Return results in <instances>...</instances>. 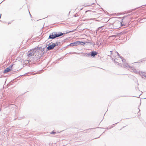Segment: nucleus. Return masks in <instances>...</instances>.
<instances>
[{
	"label": "nucleus",
	"mask_w": 146,
	"mask_h": 146,
	"mask_svg": "<svg viewBox=\"0 0 146 146\" xmlns=\"http://www.w3.org/2000/svg\"><path fill=\"white\" fill-rule=\"evenodd\" d=\"M44 48L41 47L35 48L34 49L28 52L27 56L28 59L31 58L33 56V58L35 60L39 59L46 52L44 51Z\"/></svg>",
	"instance_id": "1"
},
{
	"label": "nucleus",
	"mask_w": 146,
	"mask_h": 146,
	"mask_svg": "<svg viewBox=\"0 0 146 146\" xmlns=\"http://www.w3.org/2000/svg\"><path fill=\"white\" fill-rule=\"evenodd\" d=\"M73 31H68V32H67L66 33H62L61 32H55V35H55L56 36V38L58 37H60V36H62L64 34L68 33H70L71 32H73Z\"/></svg>",
	"instance_id": "2"
},
{
	"label": "nucleus",
	"mask_w": 146,
	"mask_h": 146,
	"mask_svg": "<svg viewBox=\"0 0 146 146\" xmlns=\"http://www.w3.org/2000/svg\"><path fill=\"white\" fill-rule=\"evenodd\" d=\"M55 32H53L50 33L48 39H53L56 38L55 35Z\"/></svg>",
	"instance_id": "3"
},
{
	"label": "nucleus",
	"mask_w": 146,
	"mask_h": 146,
	"mask_svg": "<svg viewBox=\"0 0 146 146\" xmlns=\"http://www.w3.org/2000/svg\"><path fill=\"white\" fill-rule=\"evenodd\" d=\"M51 43L52 44H50V43L47 48V49L48 50H52L54 47L53 43L52 42Z\"/></svg>",
	"instance_id": "4"
},
{
	"label": "nucleus",
	"mask_w": 146,
	"mask_h": 146,
	"mask_svg": "<svg viewBox=\"0 0 146 146\" xmlns=\"http://www.w3.org/2000/svg\"><path fill=\"white\" fill-rule=\"evenodd\" d=\"M79 41H76L70 44V46H76L80 44Z\"/></svg>",
	"instance_id": "5"
},
{
	"label": "nucleus",
	"mask_w": 146,
	"mask_h": 146,
	"mask_svg": "<svg viewBox=\"0 0 146 146\" xmlns=\"http://www.w3.org/2000/svg\"><path fill=\"white\" fill-rule=\"evenodd\" d=\"M129 69L131 70V72L132 71L134 72L136 74H138L139 72H138L136 69L134 68L133 67H129Z\"/></svg>",
	"instance_id": "6"
},
{
	"label": "nucleus",
	"mask_w": 146,
	"mask_h": 146,
	"mask_svg": "<svg viewBox=\"0 0 146 146\" xmlns=\"http://www.w3.org/2000/svg\"><path fill=\"white\" fill-rule=\"evenodd\" d=\"M90 53L91 56L93 57H94L96 55L98 54L97 52L94 51L91 52Z\"/></svg>",
	"instance_id": "7"
},
{
	"label": "nucleus",
	"mask_w": 146,
	"mask_h": 146,
	"mask_svg": "<svg viewBox=\"0 0 146 146\" xmlns=\"http://www.w3.org/2000/svg\"><path fill=\"white\" fill-rule=\"evenodd\" d=\"M138 74L141 76H144L146 78V73L145 72H143L139 71V72Z\"/></svg>",
	"instance_id": "8"
},
{
	"label": "nucleus",
	"mask_w": 146,
	"mask_h": 146,
	"mask_svg": "<svg viewBox=\"0 0 146 146\" xmlns=\"http://www.w3.org/2000/svg\"><path fill=\"white\" fill-rule=\"evenodd\" d=\"M11 70V69L10 68V66H9L4 71V73H6L9 71H10Z\"/></svg>",
	"instance_id": "9"
},
{
	"label": "nucleus",
	"mask_w": 146,
	"mask_h": 146,
	"mask_svg": "<svg viewBox=\"0 0 146 146\" xmlns=\"http://www.w3.org/2000/svg\"><path fill=\"white\" fill-rule=\"evenodd\" d=\"M123 67L124 68L128 67H129H129H131V66H129L127 63H126L125 62H124L123 64Z\"/></svg>",
	"instance_id": "10"
},
{
	"label": "nucleus",
	"mask_w": 146,
	"mask_h": 146,
	"mask_svg": "<svg viewBox=\"0 0 146 146\" xmlns=\"http://www.w3.org/2000/svg\"><path fill=\"white\" fill-rule=\"evenodd\" d=\"M90 54H91L90 52L89 53H86L85 54V55H86V56L87 57H90L91 56Z\"/></svg>",
	"instance_id": "11"
},
{
	"label": "nucleus",
	"mask_w": 146,
	"mask_h": 146,
	"mask_svg": "<svg viewBox=\"0 0 146 146\" xmlns=\"http://www.w3.org/2000/svg\"><path fill=\"white\" fill-rule=\"evenodd\" d=\"M60 42H56L55 43H53V45L54 46V47H55L56 46H58V45L60 43Z\"/></svg>",
	"instance_id": "12"
},
{
	"label": "nucleus",
	"mask_w": 146,
	"mask_h": 146,
	"mask_svg": "<svg viewBox=\"0 0 146 146\" xmlns=\"http://www.w3.org/2000/svg\"><path fill=\"white\" fill-rule=\"evenodd\" d=\"M80 44H81V45H84V44H85V43L83 42H80L79 41Z\"/></svg>",
	"instance_id": "13"
},
{
	"label": "nucleus",
	"mask_w": 146,
	"mask_h": 146,
	"mask_svg": "<svg viewBox=\"0 0 146 146\" xmlns=\"http://www.w3.org/2000/svg\"><path fill=\"white\" fill-rule=\"evenodd\" d=\"M120 58H121L122 59V61L123 62V63L125 62V60L124 59H122L123 57L121 56H120Z\"/></svg>",
	"instance_id": "14"
},
{
	"label": "nucleus",
	"mask_w": 146,
	"mask_h": 146,
	"mask_svg": "<svg viewBox=\"0 0 146 146\" xmlns=\"http://www.w3.org/2000/svg\"><path fill=\"white\" fill-rule=\"evenodd\" d=\"M117 36V35H113L111 36H110V37H114V38H115Z\"/></svg>",
	"instance_id": "15"
},
{
	"label": "nucleus",
	"mask_w": 146,
	"mask_h": 146,
	"mask_svg": "<svg viewBox=\"0 0 146 146\" xmlns=\"http://www.w3.org/2000/svg\"><path fill=\"white\" fill-rule=\"evenodd\" d=\"M56 133V132L54 131H52L50 133L51 134H55Z\"/></svg>",
	"instance_id": "16"
},
{
	"label": "nucleus",
	"mask_w": 146,
	"mask_h": 146,
	"mask_svg": "<svg viewBox=\"0 0 146 146\" xmlns=\"http://www.w3.org/2000/svg\"><path fill=\"white\" fill-rule=\"evenodd\" d=\"M120 23L121 24V25L122 26H125V25H124V24H123L122 22H120Z\"/></svg>",
	"instance_id": "17"
},
{
	"label": "nucleus",
	"mask_w": 146,
	"mask_h": 146,
	"mask_svg": "<svg viewBox=\"0 0 146 146\" xmlns=\"http://www.w3.org/2000/svg\"><path fill=\"white\" fill-rule=\"evenodd\" d=\"M114 62L115 63H116L117 65H119V63L118 62H116L115 61H114Z\"/></svg>",
	"instance_id": "18"
},
{
	"label": "nucleus",
	"mask_w": 146,
	"mask_h": 146,
	"mask_svg": "<svg viewBox=\"0 0 146 146\" xmlns=\"http://www.w3.org/2000/svg\"><path fill=\"white\" fill-rule=\"evenodd\" d=\"M103 27H98V30H99L101 28H102Z\"/></svg>",
	"instance_id": "19"
},
{
	"label": "nucleus",
	"mask_w": 146,
	"mask_h": 146,
	"mask_svg": "<svg viewBox=\"0 0 146 146\" xmlns=\"http://www.w3.org/2000/svg\"><path fill=\"white\" fill-rule=\"evenodd\" d=\"M13 66V65H11V66H10V68H11L12 67V66Z\"/></svg>",
	"instance_id": "20"
},
{
	"label": "nucleus",
	"mask_w": 146,
	"mask_h": 146,
	"mask_svg": "<svg viewBox=\"0 0 146 146\" xmlns=\"http://www.w3.org/2000/svg\"><path fill=\"white\" fill-rule=\"evenodd\" d=\"M96 45H98V43H97V42H96Z\"/></svg>",
	"instance_id": "21"
},
{
	"label": "nucleus",
	"mask_w": 146,
	"mask_h": 146,
	"mask_svg": "<svg viewBox=\"0 0 146 146\" xmlns=\"http://www.w3.org/2000/svg\"><path fill=\"white\" fill-rule=\"evenodd\" d=\"M1 14H0V18H1Z\"/></svg>",
	"instance_id": "22"
},
{
	"label": "nucleus",
	"mask_w": 146,
	"mask_h": 146,
	"mask_svg": "<svg viewBox=\"0 0 146 146\" xmlns=\"http://www.w3.org/2000/svg\"><path fill=\"white\" fill-rule=\"evenodd\" d=\"M29 13H30V16L31 17V14L30 13V12H29Z\"/></svg>",
	"instance_id": "23"
},
{
	"label": "nucleus",
	"mask_w": 146,
	"mask_h": 146,
	"mask_svg": "<svg viewBox=\"0 0 146 146\" xmlns=\"http://www.w3.org/2000/svg\"><path fill=\"white\" fill-rule=\"evenodd\" d=\"M88 11H86V12H87Z\"/></svg>",
	"instance_id": "24"
},
{
	"label": "nucleus",
	"mask_w": 146,
	"mask_h": 146,
	"mask_svg": "<svg viewBox=\"0 0 146 146\" xmlns=\"http://www.w3.org/2000/svg\"><path fill=\"white\" fill-rule=\"evenodd\" d=\"M139 111H140V110L139 109Z\"/></svg>",
	"instance_id": "25"
},
{
	"label": "nucleus",
	"mask_w": 146,
	"mask_h": 146,
	"mask_svg": "<svg viewBox=\"0 0 146 146\" xmlns=\"http://www.w3.org/2000/svg\"><path fill=\"white\" fill-rule=\"evenodd\" d=\"M99 137H97V138H99Z\"/></svg>",
	"instance_id": "26"
},
{
	"label": "nucleus",
	"mask_w": 146,
	"mask_h": 146,
	"mask_svg": "<svg viewBox=\"0 0 146 146\" xmlns=\"http://www.w3.org/2000/svg\"><path fill=\"white\" fill-rule=\"evenodd\" d=\"M136 97H137V98H138V97H137V96H136Z\"/></svg>",
	"instance_id": "27"
},
{
	"label": "nucleus",
	"mask_w": 146,
	"mask_h": 146,
	"mask_svg": "<svg viewBox=\"0 0 146 146\" xmlns=\"http://www.w3.org/2000/svg\"><path fill=\"white\" fill-rule=\"evenodd\" d=\"M117 53L118 54V55H119L118 52H117Z\"/></svg>",
	"instance_id": "28"
},
{
	"label": "nucleus",
	"mask_w": 146,
	"mask_h": 146,
	"mask_svg": "<svg viewBox=\"0 0 146 146\" xmlns=\"http://www.w3.org/2000/svg\"><path fill=\"white\" fill-rule=\"evenodd\" d=\"M125 17H123V18H125Z\"/></svg>",
	"instance_id": "29"
},
{
	"label": "nucleus",
	"mask_w": 146,
	"mask_h": 146,
	"mask_svg": "<svg viewBox=\"0 0 146 146\" xmlns=\"http://www.w3.org/2000/svg\"><path fill=\"white\" fill-rule=\"evenodd\" d=\"M10 24V23H9L8 24Z\"/></svg>",
	"instance_id": "30"
},
{
	"label": "nucleus",
	"mask_w": 146,
	"mask_h": 146,
	"mask_svg": "<svg viewBox=\"0 0 146 146\" xmlns=\"http://www.w3.org/2000/svg\"><path fill=\"white\" fill-rule=\"evenodd\" d=\"M3 2V1H2L1 3H2Z\"/></svg>",
	"instance_id": "31"
},
{
	"label": "nucleus",
	"mask_w": 146,
	"mask_h": 146,
	"mask_svg": "<svg viewBox=\"0 0 146 146\" xmlns=\"http://www.w3.org/2000/svg\"><path fill=\"white\" fill-rule=\"evenodd\" d=\"M3 2V1H2L1 3H2Z\"/></svg>",
	"instance_id": "32"
},
{
	"label": "nucleus",
	"mask_w": 146,
	"mask_h": 146,
	"mask_svg": "<svg viewBox=\"0 0 146 146\" xmlns=\"http://www.w3.org/2000/svg\"><path fill=\"white\" fill-rule=\"evenodd\" d=\"M3 2V1H2L1 3H2Z\"/></svg>",
	"instance_id": "33"
},
{
	"label": "nucleus",
	"mask_w": 146,
	"mask_h": 146,
	"mask_svg": "<svg viewBox=\"0 0 146 146\" xmlns=\"http://www.w3.org/2000/svg\"><path fill=\"white\" fill-rule=\"evenodd\" d=\"M113 125H115V124H113Z\"/></svg>",
	"instance_id": "34"
}]
</instances>
